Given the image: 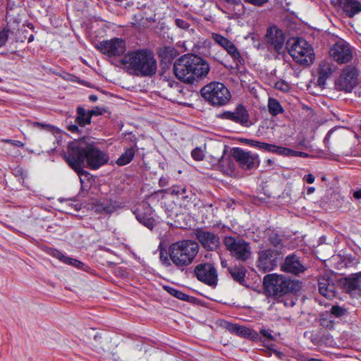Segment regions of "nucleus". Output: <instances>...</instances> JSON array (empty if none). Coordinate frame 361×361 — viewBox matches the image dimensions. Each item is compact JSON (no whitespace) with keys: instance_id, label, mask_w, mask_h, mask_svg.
Segmentation results:
<instances>
[{"instance_id":"nucleus-51","label":"nucleus","mask_w":361,"mask_h":361,"mask_svg":"<svg viewBox=\"0 0 361 361\" xmlns=\"http://www.w3.org/2000/svg\"><path fill=\"white\" fill-rule=\"evenodd\" d=\"M303 180L308 183H312L314 181V176L312 174L305 175Z\"/></svg>"},{"instance_id":"nucleus-19","label":"nucleus","mask_w":361,"mask_h":361,"mask_svg":"<svg viewBox=\"0 0 361 361\" xmlns=\"http://www.w3.org/2000/svg\"><path fill=\"white\" fill-rule=\"evenodd\" d=\"M225 329H226L229 332L232 334H235L237 336L249 338L254 341H257L260 340V336L259 334L250 329L245 326H240L236 324H233L230 322H226L224 324Z\"/></svg>"},{"instance_id":"nucleus-15","label":"nucleus","mask_w":361,"mask_h":361,"mask_svg":"<svg viewBox=\"0 0 361 361\" xmlns=\"http://www.w3.org/2000/svg\"><path fill=\"white\" fill-rule=\"evenodd\" d=\"M219 118L230 120L245 127L250 125L249 114L242 104H238L233 111H228L220 114Z\"/></svg>"},{"instance_id":"nucleus-25","label":"nucleus","mask_w":361,"mask_h":361,"mask_svg":"<svg viewBox=\"0 0 361 361\" xmlns=\"http://www.w3.org/2000/svg\"><path fill=\"white\" fill-rule=\"evenodd\" d=\"M345 288L349 292L361 290V272L351 274L345 279Z\"/></svg>"},{"instance_id":"nucleus-46","label":"nucleus","mask_w":361,"mask_h":361,"mask_svg":"<svg viewBox=\"0 0 361 361\" xmlns=\"http://www.w3.org/2000/svg\"><path fill=\"white\" fill-rule=\"evenodd\" d=\"M8 31L2 30L0 32V47H2L5 44L8 40Z\"/></svg>"},{"instance_id":"nucleus-64","label":"nucleus","mask_w":361,"mask_h":361,"mask_svg":"<svg viewBox=\"0 0 361 361\" xmlns=\"http://www.w3.org/2000/svg\"><path fill=\"white\" fill-rule=\"evenodd\" d=\"M309 361H316V359L312 358V359H310Z\"/></svg>"},{"instance_id":"nucleus-24","label":"nucleus","mask_w":361,"mask_h":361,"mask_svg":"<svg viewBox=\"0 0 361 361\" xmlns=\"http://www.w3.org/2000/svg\"><path fill=\"white\" fill-rule=\"evenodd\" d=\"M319 292L321 296L327 300H332L336 297L335 284L329 279L324 282H319Z\"/></svg>"},{"instance_id":"nucleus-9","label":"nucleus","mask_w":361,"mask_h":361,"mask_svg":"<svg viewBox=\"0 0 361 361\" xmlns=\"http://www.w3.org/2000/svg\"><path fill=\"white\" fill-rule=\"evenodd\" d=\"M224 244L231 255L238 261L245 262L251 257L250 243L239 237L226 236Z\"/></svg>"},{"instance_id":"nucleus-57","label":"nucleus","mask_w":361,"mask_h":361,"mask_svg":"<svg viewBox=\"0 0 361 361\" xmlns=\"http://www.w3.org/2000/svg\"><path fill=\"white\" fill-rule=\"evenodd\" d=\"M97 99H98V97L95 94H91L89 96V99L92 102H95L96 101H97Z\"/></svg>"},{"instance_id":"nucleus-52","label":"nucleus","mask_w":361,"mask_h":361,"mask_svg":"<svg viewBox=\"0 0 361 361\" xmlns=\"http://www.w3.org/2000/svg\"><path fill=\"white\" fill-rule=\"evenodd\" d=\"M67 129L68 130V131L73 133H78L79 131L78 126L75 124L68 126Z\"/></svg>"},{"instance_id":"nucleus-6","label":"nucleus","mask_w":361,"mask_h":361,"mask_svg":"<svg viewBox=\"0 0 361 361\" xmlns=\"http://www.w3.org/2000/svg\"><path fill=\"white\" fill-rule=\"evenodd\" d=\"M286 49L294 61L300 64L309 66L314 62V49L303 38H290L286 42Z\"/></svg>"},{"instance_id":"nucleus-61","label":"nucleus","mask_w":361,"mask_h":361,"mask_svg":"<svg viewBox=\"0 0 361 361\" xmlns=\"http://www.w3.org/2000/svg\"><path fill=\"white\" fill-rule=\"evenodd\" d=\"M32 39H33V36L31 35L30 37L29 38L28 42H31Z\"/></svg>"},{"instance_id":"nucleus-10","label":"nucleus","mask_w":361,"mask_h":361,"mask_svg":"<svg viewBox=\"0 0 361 361\" xmlns=\"http://www.w3.org/2000/svg\"><path fill=\"white\" fill-rule=\"evenodd\" d=\"M329 56L338 64L348 63L353 58L351 46L343 39H337L329 50Z\"/></svg>"},{"instance_id":"nucleus-17","label":"nucleus","mask_w":361,"mask_h":361,"mask_svg":"<svg viewBox=\"0 0 361 361\" xmlns=\"http://www.w3.org/2000/svg\"><path fill=\"white\" fill-rule=\"evenodd\" d=\"M88 208L98 214H111L121 208L122 203L113 200H95L92 199L88 204Z\"/></svg>"},{"instance_id":"nucleus-41","label":"nucleus","mask_w":361,"mask_h":361,"mask_svg":"<svg viewBox=\"0 0 361 361\" xmlns=\"http://www.w3.org/2000/svg\"><path fill=\"white\" fill-rule=\"evenodd\" d=\"M175 24L177 27L183 30H188L190 26V25L187 21L180 18H176L175 20Z\"/></svg>"},{"instance_id":"nucleus-43","label":"nucleus","mask_w":361,"mask_h":361,"mask_svg":"<svg viewBox=\"0 0 361 361\" xmlns=\"http://www.w3.org/2000/svg\"><path fill=\"white\" fill-rule=\"evenodd\" d=\"M65 263L78 268H80L83 265V263L82 262L69 257H67Z\"/></svg>"},{"instance_id":"nucleus-56","label":"nucleus","mask_w":361,"mask_h":361,"mask_svg":"<svg viewBox=\"0 0 361 361\" xmlns=\"http://www.w3.org/2000/svg\"><path fill=\"white\" fill-rule=\"evenodd\" d=\"M159 185L160 186H165L168 185L167 180L164 178H161L159 180Z\"/></svg>"},{"instance_id":"nucleus-40","label":"nucleus","mask_w":361,"mask_h":361,"mask_svg":"<svg viewBox=\"0 0 361 361\" xmlns=\"http://www.w3.org/2000/svg\"><path fill=\"white\" fill-rule=\"evenodd\" d=\"M159 259L162 264L166 267H170L171 265V260L168 257V253L166 252L161 250L159 253Z\"/></svg>"},{"instance_id":"nucleus-3","label":"nucleus","mask_w":361,"mask_h":361,"mask_svg":"<svg viewBox=\"0 0 361 361\" xmlns=\"http://www.w3.org/2000/svg\"><path fill=\"white\" fill-rule=\"evenodd\" d=\"M121 63L128 73L140 77H151L157 70L154 54L147 49L128 52L121 59Z\"/></svg>"},{"instance_id":"nucleus-33","label":"nucleus","mask_w":361,"mask_h":361,"mask_svg":"<svg viewBox=\"0 0 361 361\" xmlns=\"http://www.w3.org/2000/svg\"><path fill=\"white\" fill-rule=\"evenodd\" d=\"M164 289L171 295H173V297L178 298V299H180L181 300H183V301H188L189 300V295L183 293V292L177 290V289H175L173 287H171V286H164Z\"/></svg>"},{"instance_id":"nucleus-38","label":"nucleus","mask_w":361,"mask_h":361,"mask_svg":"<svg viewBox=\"0 0 361 361\" xmlns=\"http://www.w3.org/2000/svg\"><path fill=\"white\" fill-rule=\"evenodd\" d=\"M274 87L283 92H288L290 90L289 84L284 80H279L275 83Z\"/></svg>"},{"instance_id":"nucleus-7","label":"nucleus","mask_w":361,"mask_h":361,"mask_svg":"<svg viewBox=\"0 0 361 361\" xmlns=\"http://www.w3.org/2000/svg\"><path fill=\"white\" fill-rule=\"evenodd\" d=\"M202 97L213 106H224L231 99L228 88L221 82H213L201 89Z\"/></svg>"},{"instance_id":"nucleus-18","label":"nucleus","mask_w":361,"mask_h":361,"mask_svg":"<svg viewBox=\"0 0 361 361\" xmlns=\"http://www.w3.org/2000/svg\"><path fill=\"white\" fill-rule=\"evenodd\" d=\"M266 42L275 51L280 52L284 45L285 37L283 32L276 27H270L265 37Z\"/></svg>"},{"instance_id":"nucleus-55","label":"nucleus","mask_w":361,"mask_h":361,"mask_svg":"<svg viewBox=\"0 0 361 361\" xmlns=\"http://www.w3.org/2000/svg\"><path fill=\"white\" fill-rule=\"evenodd\" d=\"M353 197L357 200L360 199L361 198V190H358L355 191L353 193Z\"/></svg>"},{"instance_id":"nucleus-16","label":"nucleus","mask_w":361,"mask_h":361,"mask_svg":"<svg viewBox=\"0 0 361 361\" xmlns=\"http://www.w3.org/2000/svg\"><path fill=\"white\" fill-rule=\"evenodd\" d=\"M195 235L197 240L207 250L213 251L219 246V237L213 232L200 228L195 231Z\"/></svg>"},{"instance_id":"nucleus-39","label":"nucleus","mask_w":361,"mask_h":361,"mask_svg":"<svg viewBox=\"0 0 361 361\" xmlns=\"http://www.w3.org/2000/svg\"><path fill=\"white\" fill-rule=\"evenodd\" d=\"M191 155L192 157L196 161H201L204 159V157L203 151L199 147L194 149L191 152Z\"/></svg>"},{"instance_id":"nucleus-58","label":"nucleus","mask_w":361,"mask_h":361,"mask_svg":"<svg viewBox=\"0 0 361 361\" xmlns=\"http://www.w3.org/2000/svg\"><path fill=\"white\" fill-rule=\"evenodd\" d=\"M221 266L223 267H227V262L225 259H221Z\"/></svg>"},{"instance_id":"nucleus-21","label":"nucleus","mask_w":361,"mask_h":361,"mask_svg":"<svg viewBox=\"0 0 361 361\" xmlns=\"http://www.w3.org/2000/svg\"><path fill=\"white\" fill-rule=\"evenodd\" d=\"M334 70V65L331 62L327 61H322L317 68V86L324 89L326 85V80L331 76Z\"/></svg>"},{"instance_id":"nucleus-44","label":"nucleus","mask_w":361,"mask_h":361,"mask_svg":"<svg viewBox=\"0 0 361 361\" xmlns=\"http://www.w3.org/2000/svg\"><path fill=\"white\" fill-rule=\"evenodd\" d=\"M33 127H41L42 128L48 130L52 131L54 129V126L50 124L42 123L39 122H32L31 123Z\"/></svg>"},{"instance_id":"nucleus-22","label":"nucleus","mask_w":361,"mask_h":361,"mask_svg":"<svg viewBox=\"0 0 361 361\" xmlns=\"http://www.w3.org/2000/svg\"><path fill=\"white\" fill-rule=\"evenodd\" d=\"M338 2L343 12L349 18H353L361 12V3L357 0H338Z\"/></svg>"},{"instance_id":"nucleus-45","label":"nucleus","mask_w":361,"mask_h":361,"mask_svg":"<svg viewBox=\"0 0 361 361\" xmlns=\"http://www.w3.org/2000/svg\"><path fill=\"white\" fill-rule=\"evenodd\" d=\"M90 116H99L103 114L106 112V109L103 107L95 106L91 111H89Z\"/></svg>"},{"instance_id":"nucleus-49","label":"nucleus","mask_w":361,"mask_h":361,"mask_svg":"<svg viewBox=\"0 0 361 361\" xmlns=\"http://www.w3.org/2000/svg\"><path fill=\"white\" fill-rule=\"evenodd\" d=\"M293 154H289V157H307V154L303 152H298L292 149Z\"/></svg>"},{"instance_id":"nucleus-20","label":"nucleus","mask_w":361,"mask_h":361,"mask_svg":"<svg viewBox=\"0 0 361 361\" xmlns=\"http://www.w3.org/2000/svg\"><path fill=\"white\" fill-rule=\"evenodd\" d=\"M281 269L287 273L298 275L305 270V266L302 264L300 258L295 255L287 256L281 265Z\"/></svg>"},{"instance_id":"nucleus-31","label":"nucleus","mask_w":361,"mask_h":361,"mask_svg":"<svg viewBox=\"0 0 361 361\" xmlns=\"http://www.w3.org/2000/svg\"><path fill=\"white\" fill-rule=\"evenodd\" d=\"M268 109L270 114L276 116L283 112V109L281 104L276 99L270 98L268 101Z\"/></svg>"},{"instance_id":"nucleus-62","label":"nucleus","mask_w":361,"mask_h":361,"mask_svg":"<svg viewBox=\"0 0 361 361\" xmlns=\"http://www.w3.org/2000/svg\"><path fill=\"white\" fill-rule=\"evenodd\" d=\"M311 87H312V85H311V84L308 85H307V90H310V89H311Z\"/></svg>"},{"instance_id":"nucleus-32","label":"nucleus","mask_w":361,"mask_h":361,"mask_svg":"<svg viewBox=\"0 0 361 361\" xmlns=\"http://www.w3.org/2000/svg\"><path fill=\"white\" fill-rule=\"evenodd\" d=\"M212 38L216 44L223 47L225 50L232 43V42L228 39L218 33H212Z\"/></svg>"},{"instance_id":"nucleus-59","label":"nucleus","mask_w":361,"mask_h":361,"mask_svg":"<svg viewBox=\"0 0 361 361\" xmlns=\"http://www.w3.org/2000/svg\"><path fill=\"white\" fill-rule=\"evenodd\" d=\"M314 188L313 187H311V188H309L308 190H307V193L308 194H311L312 192H314Z\"/></svg>"},{"instance_id":"nucleus-42","label":"nucleus","mask_w":361,"mask_h":361,"mask_svg":"<svg viewBox=\"0 0 361 361\" xmlns=\"http://www.w3.org/2000/svg\"><path fill=\"white\" fill-rule=\"evenodd\" d=\"M331 312L336 317H341L344 314L345 310L339 306L333 305L331 308Z\"/></svg>"},{"instance_id":"nucleus-48","label":"nucleus","mask_w":361,"mask_h":361,"mask_svg":"<svg viewBox=\"0 0 361 361\" xmlns=\"http://www.w3.org/2000/svg\"><path fill=\"white\" fill-rule=\"evenodd\" d=\"M246 2L252 4L255 6H261L268 1V0H245Z\"/></svg>"},{"instance_id":"nucleus-50","label":"nucleus","mask_w":361,"mask_h":361,"mask_svg":"<svg viewBox=\"0 0 361 361\" xmlns=\"http://www.w3.org/2000/svg\"><path fill=\"white\" fill-rule=\"evenodd\" d=\"M269 240H270V242L274 246H277L281 243V239L277 235H275L274 237H270Z\"/></svg>"},{"instance_id":"nucleus-23","label":"nucleus","mask_w":361,"mask_h":361,"mask_svg":"<svg viewBox=\"0 0 361 361\" xmlns=\"http://www.w3.org/2000/svg\"><path fill=\"white\" fill-rule=\"evenodd\" d=\"M134 214L137 220L140 224L151 230L154 228V219L151 216V208L149 206L146 207L145 211H142L140 209H136Z\"/></svg>"},{"instance_id":"nucleus-27","label":"nucleus","mask_w":361,"mask_h":361,"mask_svg":"<svg viewBox=\"0 0 361 361\" xmlns=\"http://www.w3.org/2000/svg\"><path fill=\"white\" fill-rule=\"evenodd\" d=\"M77 114L75 122L78 126L84 127L86 124L90 123L91 116L90 112L87 113L83 107L78 106L77 108Z\"/></svg>"},{"instance_id":"nucleus-29","label":"nucleus","mask_w":361,"mask_h":361,"mask_svg":"<svg viewBox=\"0 0 361 361\" xmlns=\"http://www.w3.org/2000/svg\"><path fill=\"white\" fill-rule=\"evenodd\" d=\"M135 156V149L133 148L127 149L116 160L118 166H124L130 163Z\"/></svg>"},{"instance_id":"nucleus-4","label":"nucleus","mask_w":361,"mask_h":361,"mask_svg":"<svg viewBox=\"0 0 361 361\" xmlns=\"http://www.w3.org/2000/svg\"><path fill=\"white\" fill-rule=\"evenodd\" d=\"M263 283L267 294L276 298L288 293H295L301 288L298 281L290 280L282 275L267 274Z\"/></svg>"},{"instance_id":"nucleus-63","label":"nucleus","mask_w":361,"mask_h":361,"mask_svg":"<svg viewBox=\"0 0 361 361\" xmlns=\"http://www.w3.org/2000/svg\"><path fill=\"white\" fill-rule=\"evenodd\" d=\"M267 162H268L269 164H271L272 163V161H271V159H269V160L267 161Z\"/></svg>"},{"instance_id":"nucleus-35","label":"nucleus","mask_w":361,"mask_h":361,"mask_svg":"<svg viewBox=\"0 0 361 361\" xmlns=\"http://www.w3.org/2000/svg\"><path fill=\"white\" fill-rule=\"evenodd\" d=\"M247 143L249 144L250 145H251L252 147H256V148H258L260 149H263L267 152H269V150L270 149L271 144H268L266 142H262L253 140H247Z\"/></svg>"},{"instance_id":"nucleus-8","label":"nucleus","mask_w":361,"mask_h":361,"mask_svg":"<svg viewBox=\"0 0 361 361\" xmlns=\"http://www.w3.org/2000/svg\"><path fill=\"white\" fill-rule=\"evenodd\" d=\"M358 69L352 65H348L341 69L335 78L334 89L337 91L350 93L358 85Z\"/></svg>"},{"instance_id":"nucleus-54","label":"nucleus","mask_w":361,"mask_h":361,"mask_svg":"<svg viewBox=\"0 0 361 361\" xmlns=\"http://www.w3.org/2000/svg\"><path fill=\"white\" fill-rule=\"evenodd\" d=\"M320 323L322 326L329 327V326H332L331 320H327L325 319H320Z\"/></svg>"},{"instance_id":"nucleus-53","label":"nucleus","mask_w":361,"mask_h":361,"mask_svg":"<svg viewBox=\"0 0 361 361\" xmlns=\"http://www.w3.org/2000/svg\"><path fill=\"white\" fill-rule=\"evenodd\" d=\"M260 332L264 337H266L270 340L273 339V336H271V334L269 330L262 329V330H261Z\"/></svg>"},{"instance_id":"nucleus-30","label":"nucleus","mask_w":361,"mask_h":361,"mask_svg":"<svg viewBox=\"0 0 361 361\" xmlns=\"http://www.w3.org/2000/svg\"><path fill=\"white\" fill-rule=\"evenodd\" d=\"M227 53L236 61L237 64H243L244 59L236 46L232 42L231 44L226 49Z\"/></svg>"},{"instance_id":"nucleus-5","label":"nucleus","mask_w":361,"mask_h":361,"mask_svg":"<svg viewBox=\"0 0 361 361\" xmlns=\"http://www.w3.org/2000/svg\"><path fill=\"white\" fill-rule=\"evenodd\" d=\"M200 246L193 240H184L171 245L169 255L171 262L178 268L190 265L198 253Z\"/></svg>"},{"instance_id":"nucleus-36","label":"nucleus","mask_w":361,"mask_h":361,"mask_svg":"<svg viewBox=\"0 0 361 361\" xmlns=\"http://www.w3.org/2000/svg\"><path fill=\"white\" fill-rule=\"evenodd\" d=\"M345 132V130L343 129V128H338V129H334V130H331L326 137H325L324 139V142H328L329 141V139L331 136H333L334 138H339V137H343V133Z\"/></svg>"},{"instance_id":"nucleus-11","label":"nucleus","mask_w":361,"mask_h":361,"mask_svg":"<svg viewBox=\"0 0 361 361\" xmlns=\"http://www.w3.org/2000/svg\"><path fill=\"white\" fill-rule=\"evenodd\" d=\"M231 154L235 161L243 170H251L259 164V157L255 153L235 147L232 149Z\"/></svg>"},{"instance_id":"nucleus-14","label":"nucleus","mask_w":361,"mask_h":361,"mask_svg":"<svg viewBox=\"0 0 361 361\" xmlns=\"http://www.w3.org/2000/svg\"><path fill=\"white\" fill-rule=\"evenodd\" d=\"M278 251L267 249L259 252L257 267L264 272L273 270L277 265V259L279 257Z\"/></svg>"},{"instance_id":"nucleus-13","label":"nucleus","mask_w":361,"mask_h":361,"mask_svg":"<svg viewBox=\"0 0 361 361\" xmlns=\"http://www.w3.org/2000/svg\"><path fill=\"white\" fill-rule=\"evenodd\" d=\"M96 48L109 56L122 55L126 49V42L121 38H113L99 42Z\"/></svg>"},{"instance_id":"nucleus-60","label":"nucleus","mask_w":361,"mask_h":361,"mask_svg":"<svg viewBox=\"0 0 361 361\" xmlns=\"http://www.w3.org/2000/svg\"><path fill=\"white\" fill-rule=\"evenodd\" d=\"M325 240V237L322 236L319 238V243L322 244L324 242Z\"/></svg>"},{"instance_id":"nucleus-34","label":"nucleus","mask_w":361,"mask_h":361,"mask_svg":"<svg viewBox=\"0 0 361 361\" xmlns=\"http://www.w3.org/2000/svg\"><path fill=\"white\" fill-rule=\"evenodd\" d=\"M269 152H273V153H275V154H277L279 155H283V156H288L291 153L292 154L293 153L292 152V149H290L277 146L275 145H270V149L269 150Z\"/></svg>"},{"instance_id":"nucleus-37","label":"nucleus","mask_w":361,"mask_h":361,"mask_svg":"<svg viewBox=\"0 0 361 361\" xmlns=\"http://www.w3.org/2000/svg\"><path fill=\"white\" fill-rule=\"evenodd\" d=\"M49 254L63 263L66 262L68 257L56 249H51L49 252Z\"/></svg>"},{"instance_id":"nucleus-47","label":"nucleus","mask_w":361,"mask_h":361,"mask_svg":"<svg viewBox=\"0 0 361 361\" xmlns=\"http://www.w3.org/2000/svg\"><path fill=\"white\" fill-rule=\"evenodd\" d=\"M3 141L4 142H6V143H8V144L13 145H14L16 147H24V143L22 142L20 140H14L6 139V140H4Z\"/></svg>"},{"instance_id":"nucleus-12","label":"nucleus","mask_w":361,"mask_h":361,"mask_svg":"<svg viewBox=\"0 0 361 361\" xmlns=\"http://www.w3.org/2000/svg\"><path fill=\"white\" fill-rule=\"evenodd\" d=\"M194 274L197 279L210 286H216L218 281L216 269L211 263H201L194 269Z\"/></svg>"},{"instance_id":"nucleus-28","label":"nucleus","mask_w":361,"mask_h":361,"mask_svg":"<svg viewBox=\"0 0 361 361\" xmlns=\"http://www.w3.org/2000/svg\"><path fill=\"white\" fill-rule=\"evenodd\" d=\"M228 271L233 279L240 284L245 281L246 269L243 267H234L228 268Z\"/></svg>"},{"instance_id":"nucleus-26","label":"nucleus","mask_w":361,"mask_h":361,"mask_svg":"<svg viewBox=\"0 0 361 361\" xmlns=\"http://www.w3.org/2000/svg\"><path fill=\"white\" fill-rule=\"evenodd\" d=\"M233 157L223 156L219 160V168L226 174H232L235 170V164Z\"/></svg>"},{"instance_id":"nucleus-1","label":"nucleus","mask_w":361,"mask_h":361,"mask_svg":"<svg viewBox=\"0 0 361 361\" xmlns=\"http://www.w3.org/2000/svg\"><path fill=\"white\" fill-rule=\"evenodd\" d=\"M63 157L79 176L82 187L84 183L82 176L87 177L89 175V173L82 169L85 160L87 166L92 169H97L109 161L108 154L97 148L89 137H83L69 143L67 152L63 154Z\"/></svg>"},{"instance_id":"nucleus-2","label":"nucleus","mask_w":361,"mask_h":361,"mask_svg":"<svg viewBox=\"0 0 361 361\" xmlns=\"http://www.w3.org/2000/svg\"><path fill=\"white\" fill-rule=\"evenodd\" d=\"M210 70L209 63L192 54H185L173 63V71L176 77L187 84H193L199 79L205 78Z\"/></svg>"}]
</instances>
